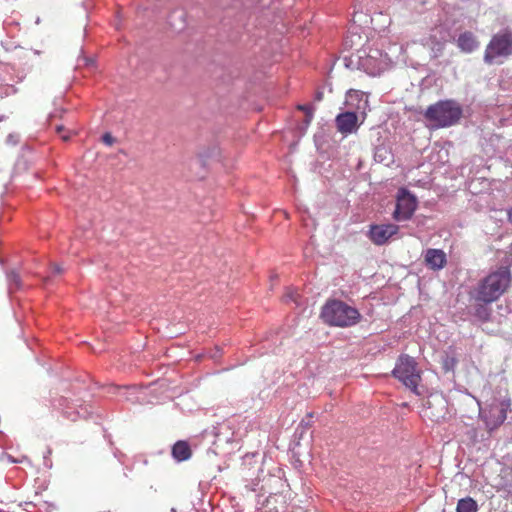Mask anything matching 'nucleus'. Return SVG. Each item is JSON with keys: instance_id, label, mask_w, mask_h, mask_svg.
<instances>
[{"instance_id": "obj_1", "label": "nucleus", "mask_w": 512, "mask_h": 512, "mask_svg": "<svg viewBox=\"0 0 512 512\" xmlns=\"http://www.w3.org/2000/svg\"><path fill=\"white\" fill-rule=\"evenodd\" d=\"M511 271L507 266H501L477 282L469 292L475 302L493 303L508 289L511 283Z\"/></svg>"}, {"instance_id": "obj_18", "label": "nucleus", "mask_w": 512, "mask_h": 512, "mask_svg": "<svg viewBox=\"0 0 512 512\" xmlns=\"http://www.w3.org/2000/svg\"><path fill=\"white\" fill-rule=\"evenodd\" d=\"M6 276H7V282H8V289H9L10 293L21 289V287H22L21 278L17 271H15V270L8 271Z\"/></svg>"}, {"instance_id": "obj_20", "label": "nucleus", "mask_w": 512, "mask_h": 512, "mask_svg": "<svg viewBox=\"0 0 512 512\" xmlns=\"http://www.w3.org/2000/svg\"><path fill=\"white\" fill-rule=\"evenodd\" d=\"M457 362L458 361L454 355L445 354L442 357V368L445 372L454 371Z\"/></svg>"}, {"instance_id": "obj_36", "label": "nucleus", "mask_w": 512, "mask_h": 512, "mask_svg": "<svg viewBox=\"0 0 512 512\" xmlns=\"http://www.w3.org/2000/svg\"><path fill=\"white\" fill-rule=\"evenodd\" d=\"M51 276H47V278L45 279V282H47L49 279H50Z\"/></svg>"}, {"instance_id": "obj_21", "label": "nucleus", "mask_w": 512, "mask_h": 512, "mask_svg": "<svg viewBox=\"0 0 512 512\" xmlns=\"http://www.w3.org/2000/svg\"><path fill=\"white\" fill-rule=\"evenodd\" d=\"M18 92V88L14 84H8L4 81H0V97H8Z\"/></svg>"}, {"instance_id": "obj_35", "label": "nucleus", "mask_w": 512, "mask_h": 512, "mask_svg": "<svg viewBox=\"0 0 512 512\" xmlns=\"http://www.w3.org/2000/svg\"><path fill=\"white\" fill-rule=\"evenodd\" d=\"M9 459H10L11 462H16L15 459H12L11 456H9Z\"/></svg>"}, {"instance_id": "obj_19", "label": "nucleus", "mask_w": 512, "mask_h": 512, "mask_svg": "<svg viewBox=\"0 0 512 512\" xmlns=\"http://www.w3.org/2000/svg\"><path fill=\"white\" fill-rule=\"evenodd\" d=\"M4 72L9 75V79L13 82L20 83L22 82L26 74L22 71H16L15 67L9 64L4 66Z\"/></svg>"}, {"instance_id": "obj_11", "label": "nucleus", "mask_w": 512, "mask_h": 512, "mask_svg": "<svg viewBox=\"0 0 512 512\" xmlns=\"http://www.w3.org/2000/svg\"><path fill=\"white\" fill-rule=\"evenodd\" d=\"M335 124L337 130L343 135L355 133L359 128L358 116L355 112H342L336 116Z\"/></svg>"}, {"instance_id": "obj_4", "label": "nucleus", "mask_w": 512, "mask_h": 512, "mask_svg": "<svg viewBox=\"0 0 512 512\" xmlns=\"http://www.w3.org/2000/svg\"><path fill=\"white\" fill-rule=\"evenodd\" d=\"M463 114L462 106L455 100H440L428 106L424 118L432 128L439 129L456 125Z\"/></svg>"}, {"instance_id": "obj_34", "label": "nucleus", "mask_w": 512, "mask_h": 512, "mask_svg": "<svg viewBox=\"0 0 512 512\" xmlns=\"http://www.w3.org/2000/svg\"><path fill=\"white\" fill-rule=\"evenodd\" d=\"M130 388H134V386H132V387H123L122 389L128 390Z\"/></svg>"}, {"instance_id": "obj_33", "label": "nucleus", "mask_w": 512, "mask_h": 512, "mask_svg": "<svg viewBox=\"0 0 512 512\" xmlns=\"http://www.w3.org/2000/svg\"><path fill=\"white\" fill-rule=\"evenodd\" d=\"M177 12H174V14H176ZM180 14V17H183L184 13L182 11H179L178 12Z\"/></svg>"}, {"instance_id": "obj_12", "label": "nucleus", "mask_w": 512, "mask_h": 512, "mask_svg": "<svg viewBox=\"0 0 512 512\" xmlns=\"http://www.w3.org/2000/svg\"><path fill=\"white\" fill-rule=\"evenodd\" d=\"M424 258L426 265L433 270L442 269L447 262L446 254L440 249H428L425 252Z\"/></svg>"}, {"instance_id": "obj_8", "label": "nucleus", "mask_w": 512, "mask_h": 512, "mask_svg": "<svg viewBox=\"0 0 512 512\" xmlns=\"http://www.w3.org/2000/svg\"><path fill=\"white\" fill-rule=\"evenodd\" d=\"M417 209V198L406 188H400L397 192L396 207L393 218L398 221L410 220Z\"/></svg>"}, {"instance_id": "obj_31", "label": "nucleus", "mask_w": 512, "mask_h": 512, "mask_svg": "<svg viewBox=\"0 0 512 512\" xmlns=\"http://www.w3.org/2000/svg\"><path fill=\"white\" fill-rule=\"evenodd\" d=\"M321 98H322V93L321 92L317 93V100H321Z\"/></svg>"}, {"instance_id": "obj_14", "label": "nucleus", "mask_w": 512, "mask_h": 512, "mask_svg": "<svg viewBox=\"0 0 512 512\" xmlns=\"http://www.w3.org/2000/svg\"><path fill=\"white\" fill-rule=\"evenodd\" d=\"M172 456L178 461H186L191 457V449L186 441H177L172 447Z\"/></svg>"}, {"instance_id": "obj_22", "label": "nucleus", "mask_w": 512, "mask_h": 512, "mask_svg": "<svg viewBox=\"0 0 512 512\" xmlns=\"http://www.w3.org/2000/svg\"><path fill=\"white\" fill-rule=\"evenodd\" d=\"M500 476L503 479L499 485L502 488L510 487L512 485V468L503 467L500 471Z\"/></svg>"}, {"instance_id": "obj_16", "label": "nucleus", "mask_w": 512, "mask_h": 512, "mask_svg": "<svg viewBox=\"0 0 512 512\" xmlns=\"http://www.w3.org/2000/svg\"><path fill=\"white\" fill-rule=\"evenodd\" d=\"M490 303L476 302L474 305L473 316L480 322L484 323L491 318V308L488 306Z\"/></svg>"}, {"instance_id": "obj_3", "label": "nucleus", "mask_w": 512, "mask_h": 512, "mask_svg": "<svg viewBox=\"0 0 512 512\" xmlns=\"http://www.w3.org/2000/svg\"><path fill=\"white\" fill-rule=\"evenodd\" d=\"M320 317L325 324L340 328L355 326L362 318L357 308L338 299L326 301L322 306Z\"/></svg>"}, {"instance_id": "obj_17", "label": "nucleus", "mask_w": 512, "mask_h": 512, "mask_svg": "<svg viewBox=\"0 0 512 512\" xmlns=\"http://www.w3.org/2000/svg\"><path fill=\"white\" fill-rule=\"evenodd\" d=\"M477 502L471 497H465L458 501L456 512H477Z\"/></svg>"}, {"instance_id": "obj_29", "label": "nucleus", "mask_w": 512, "mask_h": 512, "mask_svg": "<svg viewBox=\"0 0 512 512\" xmlns=\"http://www.w3.org/2000/svg\"><path fill=\"white\" fill-rule=\"evenodd\" d=\"M382 152H386L384 148H377L375 152V159H379V161H383V154Z\"/></svg>"}, {"instance_id": "obj_15", "label": "nucleus", "mask_w": 512, "mask_h": 512, "mask_svg": "<svg viewBox=\"0 0 512 512\" xmlns=\"http://www.w3.org/2000/svg\"><path fill=\"white\" fill-rule=\"evenodd\" d=\"M458 46L464 52H472L478 46V43L472 33H462L458 38Z\"/></svg>"}, {"instance_id": "obj_32", "label": "nucleus", "mask_w": 512, "mask_h": 512, "mask_svg": "<svg viewBox=\"0 0 512 512\" xmlns=\"http://www.w3.org/2000/svg\"><path fill=\"white\" fill-rule=\"evenodd\" d=\"M33 54L40 55V51L39 50H33Z\"/></svg>"}, {"instance_id": "obj_13", "label": "nucleus", "mask_w": 512, "mask_h": 512, "mask_svg": "<svg viewBox=\"0 0 512 512\" xmlns=\"http://www.w3.org/2000/svg\"><path fill=\"white\" fill-rule=\"evenodd\" d=\"M372 61L375 63L373 64V70L371 73L375 74L385 69L388 65V61H391V59L388 58L387 54L383 56L378 50H370L367 58L365 59L364 65L372 64Z\"/></svg>"}, {"instance_id": "obj_23", "label": "nucleus", "mask_w": 512, "mask_h": 512, "mask_svg": "<svg viewBox=\"0 0 512 512\" xmlns=\"http://www.w3.org/2000/svg\"><path fill=\"white\" fill-rule=\"evenodd\" d=\"M298 109L303 111L305 114L304 123L309 125L313 119L314 107L311 104L299 105Z\"/></svg>"}, {"instance_id": "obj_2", "label": "nucleus", "mask_w": 512, "mask_h": 512, "mask_svg": "<svg viewBox=\"0 0 512 512\" xmlns=\"http://www.w3.org/2000/svg\"><path fill=\"white\" fill-rule=\"evenodd\" d=\"M511 271L507 266H501L477 282L469 292L475 302L493 303L508 289L511 283Z\"/></svg>"}, {"instance_id": "obj_10", "label": "nucleus", "mask_w": 512, "mask_h": 512, "mask_svg": "<svg viewBox=\"0 0 512 512\" xmlns=\"http://www.w3.org/2000/svg\"><path fill=\"white\" fill-rule=\"evenodd\" d=\"M399 227L395 224H375L370 226L369 238L376 245L385 244L392 236L398 233Z\"/></svg>"}, {"instance_id": "obj_9", "label": "nucleus", "mask_w": 512, "mask_h": 512, "mask_svg": "<svg viewBox=\"0 0 512 512\" xmlns=\"http://www.w3.org/2000/svg\"><path fill=\"white\" fill-rule=\"evenodd\" d=\"M55 409L71 421H76L80 418H87L90 416L91 411L88 405L76 404L69 401L65 397H60L53 403Z\"/></svg>"}, {"instance_id": "obj_25", "label": "nucleus", "mask_w": 512, "mask_h": 512, "mask_svg": "<svg viewBox=\"0 0 512 512\" xmlns=\"http://www.w3.org/2000/svg\"><path fill=\"white\" fill-rule=\"evenodd\" d=\"M298 296H299V295H298V293H297L296 291H293V290H291V289H288V290H287V292H286V293H285V295H284V300H285L286 302L291 301V302H295V303H297V304H298V299H297V297H298Z\"/></svg>"}, {"instance_id": "obj_5", "label": "nucleus", "mask_w": 512, "mask_h": 512, "mask_svg": "<svg viewBox=\"0 0 512 512\" xmlns=\"http://www.w3.org/2000/svg\"><path fill=\"white\" fill-rule=\"evenodd\" d=\"M392 374L414 394H421L418 390V383L421 377L417 371V363L413 357L407 354L401 355L396 362Z\"/></svg>"}, {"instance_id": "obj_28", "label": "nucleus", "mask_w": 512, "mask_h": 512, "mask_svg": "<svg viewBox=\"0 0 512 512\" xmlns=\"http://www.w3.org/2000/svg\"><path fill=\"white\" fill-rule=\"evenodd\" d=\"M18 140H19V137L18 135H15V134H9L7 136V139H6V142L9 143V144H17L18 143Z\"/></svg>"}, {"instance_id": "obj_30", "label": "nucleus", "mask_w": 512, "mask_h": 512, "mask_svg": "<svg viewBox=\"0 0 512 512\" xmlns=\"http://www.w3.org/2000/svg\"><path fill=\"white\" fill-rule=\"evenodd\" d=\"M509 220L512 223V208L508 212Z\"/></svg>"}, {"instance_id": "obj_7", "label": "nucleus", "mask_w": 512, "mask_h": 512, "mask_svg": "<svg viewBox=\"0 0 512 512\" xmlns=\"http://www.w3.org/2000/svg\"><path fill=\"white\" fill-rule=\"evenodd\" d=\"M510 408V400H494L488 408H480V416L485 422L488 430L498 428L507 418V411Z\"/></svg>"}, {"instance_id": "obj_26", "label": "nucleus", "mask_w": 512, "mask_h": 512, "mask_svg": "<svg viewBox=\"0 0 512 512\" xmlns=\"http://www.w3.org/2000/svg\"><path fill=\"white\" fill-rule=\"evenodd\" d=\"M102 141L104 144L111 146L115 142V139L110 133H105L102 136Z\"/></svg>"}, {"instance_id": "obj_6", "label": "nucleus", "mask_w": 512, "mask_h": 512, "mask_svg": "<svg viewBox=\"0 0 512 512\" xmlns=\"http://www.w3.org/2000/svg\"><path fill=\"white\" fill-rule=\"evenodd\" d=\"M512 54V32L497 33L492 37L486 47L484 61L493 64L499 57H508Z\"/></svg>"}, {"instance_id": "obj_27", "label": "nucleus", "mask_w": 512, "mask_h": 512, "mask_svg": "<svg viewBox=\"0 0 512 512\" xmlns=\"http://www.w3.org/2000/svg\"><path fill=\"white\" fill-rule=\"evenodd\" d=\"M64 269L59 264H52L51 265V275H58L63 273Z\"/></svg>"}, {"instance_id": "obj_24", "label": "nucleus", "mask_w": 512, "mask_h": 512, "mask_svg": "<svg viewBox=\"0 0 512 512\" xmlns=\"http://www.w3.org/2000/svg\"><path fill=\"white\" fill-rule=\"evenodd\" d=\"M55 131L64 141H68L71 138V131L63 125H56Z\"/></svg>"}]
</instances>
